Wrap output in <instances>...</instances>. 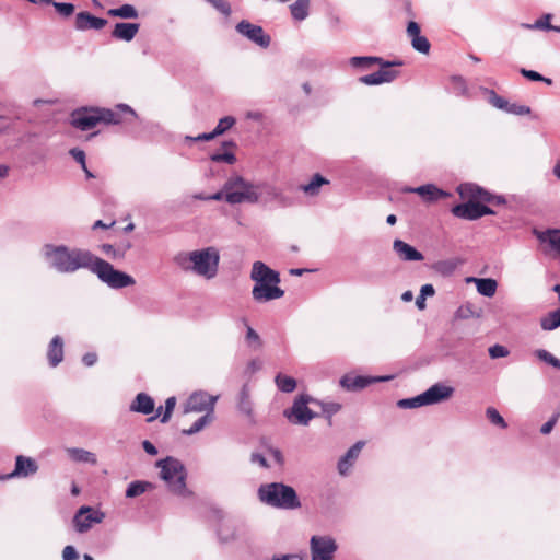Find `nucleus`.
<instances>
[{"label": "nucleus", "mask_w": 560, "mask_h": 560, "mask_svg": "<svg viewBox=\"0 0 560 560\" xmlns=\"http://www.w3.org/2000/svg\"><path fill=\"white\" fill-rule=\"evenodd\" d=\"M42 255L48 267L59 273H74L80 269H91L94 262V255L78 247L66 245L45 244L42 247Z\"/></svg>", "instance_id": "obj_1"}, {"label": "nucleus", "mask_w": 560, "mask_h": 560, "mask_svg": "<svg viewBox=\"0 0 560 560\" xmlns=\"http://www.w3.org/2000/svg\"><path fill=\"white\" fill-rule=\"evenodd\" d=\"M250 279L255 282L252 294L256 302L264 303L280 299L284 291L278 287L280 275L262 261H255L252 267Z\"/></svg>", "instance_id": "obj_2"}, {"label": "nucleus", "mask_w": 560, "mask_h": 560, "mask_svg": "<svg viewBox=\"0 0 560 560\" xmlns=\"http://www.w3.org/2000/svg\"><path fill=\"white\" fill-rule=\"evenodd\" d=\"M121 113L136 117V112L126 104H119L116 110L107 108H80L72 113L71 124L83 131L94 128L98 122L118 125L121 122Z\"/></svg>", "instance_id": "obj_3"}, {"label": "nucleus", "mask_w": 560, "mask_h": 560, "mask_svg": "<svg viewBox=\"0 0 560 560\" xmlns=\"http://www.w3.org/2000/svg\"><path fill=\"white\" fill-rule=\"evenodd\" d=\"M257 495L260 502L272 508L294 510L301 506L296 491L282 482L260 485Z\"/></svg>", "instance_id": "obj_4"}, {"label": "nucleus", "mask_w": 560, "mask_h": 560, "mask_svg": "<svg viewBox=\"0 0 560 560\" xmlns=\"http://www.w3.org/2000/svg\"><path fill=\"white\" fill-rule=\"evenodd\" d=\"M160 468V477L166 483L167 489L175 495L180 498H189L192 492L187 488V470L184 464L172 456L156 462Z\"/></svg>", "instance_id": "obj_5"}, {"label": "nucleus", "mask_w": 560, "mask_h": 560, "mask_svg": "<svg viewBox=\"0 0 560 560\" xmlns=\"http://www.w3.org/2000/svg\"><path fill=\"white\" fill-rule=\"evenodd\" d=\"M224 191L225 201L230 205L258 203L260 201L258 184L248 182L241 175L229 177L224 183Z\"/></svg>", "instance_id": "obj_6"}, {"label": "nucleus", "mask_w": 560, "mask_h": 560, "mask_svg": "<svg viewBox=\"0 0 560 560\" xmlns=\"http://www.w3.org/2000/svg\"><path fill=\"white\" fill-rule=\"evenodd\" d=\"M187 259L191 264L186 269H190L198 276L206 279H212L217 276L219 269L220 254L215 247H206L192 250L187 254Z\"/></svg>", "instance_id": "obj_7"}, {"label": "nucleus", "mask_w": 560, "mask_h": 560, "mask_svg": "<svg viewBox=\"0 0 560 560\" xmlns=\"http://www.w3.org/2000/svg\"><path fill=\"white\" fill-rule=\"evenodd\" d=\"M90 270L95 273L102 282L113 289H122L136 283L131 276L116 270L108 261L96 256L94 257V262H92Z\"/></svg>", "instance_id": "obj_8"}, {"label": "nucleus", "mask_w": 560, "mask_h": 560, "mask_svg": "<svg viewBox=\"0 0 560 560\" xmlns=\"http://www.w3.org/2000/svg\"><path fill=\"white\" fill-rule=\"evenodd\" d=\"M310 402H317L316 399L308 395L298 396L290 409L284 410V416L294 424L307 425L312 419L317 417V413L308 408Z\"/></svg>", "instance_id": "obj_9"}, {"label": "nucleus", "mask_w": 560, "mask_h": 560, "mask_svg": "<svg viewBox=\"0 0 560 560\" xmlns=\"http://www.w3.org/2000/svg\"><path fill=\"white\" fill-rule=\"evenodd\" d=\"M338 549L336 540L327 535H314L310 541L312 560H334Z\"/></svg>", "instance_id": "obj_10"}, {"label": "nucleus", "mask_w": 560, "mask_h": 560, "mask_svg": "<svg viewBox=\"0 0 560 560\" xmlns=\"http://www.w3.org/2000/svg\"><path fill=\"white\" fill-rule=\"evenodd\" d=\"M238 34L243 35L256 45L267 48L270 45L271 38L265 33L264 28L255 25L246 20H242L235 26Z\"/></svg>", "instance_id": "obj_11"}, {"label": "nucleus", "mask_w": 560, "mask_h": 560, "mask_svg": "<svg viewBox=\"0 0 560 560\" xmlns=\"http://www.w3.org/2000/svg\"><path fill=\"white\" fill-rule=\"evenodd\" d=\"M217 396H211L205 392H197L189 396L188 400L185 404L184 412H210L213 416L214 405L217 401Z\"/></svg>", "instance_id": "obj_12"}, {"label": "nucleus", "mask_w": 560, "mask_h": 560, "mask_svg": "<svg viewBox=\"0 0 560 560\" xmlns=\"http://www.w3.org/2000/svg\"><path fill=\"white\" fill-rule=\"evenodd\" d=\"M258 191L260 194V201L262 203L277 202L280 207L287 208L293 205L291 197L283 194V191L270 184H258Z\"/></svg>", "instance_id": "obj_13"}, {"label": "nucleus", "mask_w": 560, "mask_h": 560, "mask_svg": "<svg viewBox=\"0 0 560 560\" xmlns=\"http://www.w3.org/2000/svg\"><path fill=\"white\" fill-rule=\"evenodd\" d=\"M422 394L427 406L435 405L450 399L454 394V388L443 383H436Z\"/></svg>", "instance_id": "obj_14"}, {"label": "nucleus", "mask_w": 560, "mask_h": 560, "mask_svg": "<svg viewBox=\"0 0 560 560\" xmlns=\"http://www.w3.org/2000/svg\"><path fill=\"white\" fill-rule=\"evenodd\" d=\"M404 191L417 194L427 202H434L439 199L451 196L450 192L438 188L433 184H427L419 187H406Z\"/></svg>", "instance_id": "obj_15"}, {"label": "nucleus", "mask_w": 560, "mask_h": 560, "mask_svg": "<svg viewBox=\"0 0 560 560\" xmlns=\"http://www.w3.org/2000/svg\"><path fill=\"white\" fill-rule=\"evenodd\" d=\"M406 32L415 50L421 54H429L431 44L425 36L421 35L420 26L417 22L410 21Z\"/></svg>", "instance_id": "obj_16"}, {"label": "nucleus", "mask_w": 560, "mask_h": 560, "mask_svg": "<svg viewBox=\"0 0 560 560\" xmlns=\"http://www.w3.org/2000/svg\"><path fill=\"white\" fill-rule=\"evenodd\" d=\"M397 77L398 71L390 68H383V66H381L378 71L360 77L359 82L365 85H380L383 83H389Z\"/></svg>", "instance_id": "obj_17"}, {"label": "nucleus", "mask_w": 560, "mask_h": 560, "mask_svg": "<svg viewBox=\"0 0 560 560\" xmlns=\"http://www.w3.org/2000/svg\"><path fill=\"white\" fill-rule=\"evenodd\" d=\"M37 470L38 465L33 458L19 455L15 458L14 470L10 472L5 478L9 479L28 477L31 475H34Z\"/></svg>", "instance_id": "obj_18"}, {"label": "nucleus", "mask_w": 560, "mask_h": 560, "mask_svg": "<svg viewBox=\"0 0 560 560\" xmlns=\"http://www.w3.org/2000/svg\"><path fill=\"white\" fill-rule=\"evenodd\" d=\"M389 377L374 378V377H365V376H360V375L346 374L345 376H342L340 378V385L347 390L355 392L359 389H363L364 387L372 384L373 382L385 381Z\"/></svg>", "instance_id": "obj_19"}, {"label": "nucleus", "mask_w": 560, "mask_h": 560, "mask_svg": "<svg viewBox=\"0 0 560 560\" xmlns=\"http://www.w3.org/2000/svg\"><path fill=\"white\" fill-rule=\"evenodd\" d=\"M349 63L353 68L370 69L374 65L383 66V68H390L393 66H401V61H384L380 57L372 56H355L349 59Z\"/></svg>", "instance_id": "obj_20"}, {"label": "nucleus", "mask_w": 560, "mask_h": 560, "mask_svg": "<svg viewBox=\"0 0 560 560\" xmlns=\"http://www.w3.org/2000/svg\"><path fill=\"white\" fill-rule=\"evenodd\" d=\"M364 446V442L358 441L355 444H353L347 453L339 459L338 462V471L341 476H347L355 463L357 458L359 457V454Z\"/></svg>", "instance_id": "obj_21"}, {"label": "nucleus", "mask_w": 560, "mask_h": 560, "mask_svg": "<svg viewBox=\"0 0 560 560\" xmlns=\"http://www.w3.org/2000/svg\"><path fill=\"white\" fill-rule=\"evenodd\" d=\"M393 249L404 261H420L424 258L418 249L401 240L394 241Z\"/></svg>", "instance_id": "obj_22"}, {"label": "nucleus", "mask_w": 560, "mask_h": 560, "mask_svg": "<svg viewBox=\"0 0 560 560\" xmlns=\"http://www.w3.org/2000/svg\"><path fill=\"white\" fill-rule=\"evenodd\" d=\"M104 520V513L90 506H82L73 517V525L100 524Z\"/></svg>", "instance_id": "obj_23"}, {"label": "nucleus", "mask_w": 560, "mask_h": 560, "mask_svg": "<svg viewBox=\"0 0 560 560\" xmlns=\"http://www.w3.org/2000/svg\"><path fill=\"white\" fill-rule=\"evenodd\" d=\"M107 24L102 18H96L89 12H80L75 16V28L79 31L101 30Z\"/></svg>", "instance_id": "obj_24"}, {"label": "nucleus", "mask_w": 560, "mask_h": 560, "mask_svg": "<svg viewBox=\"0 0 560 560\" xmlns=\"http://www.w3.org/2000/svg\"><path fill=\"white\" fill-rule=\"evenodd\" d=\"M138 23H116L112 32V36L116 39L131 42L139 31Z\"/></svg>", "instance_id": "obj_25"}, {"label": "nucleus", "mask_w": 560, "mask_h": 560, "mask_svg": "<svg viewBox=\"0 0 560 560\" xmlns=\"http://www.w3.org/2000/svg\"><path fill=\"white\" fill-rule=\"evenodd\" d=\"M534 234L539 242L548 244L556 254L560 255V229L535 230Z\"/></svg>", "instance_id": "obj_26"}, {"label": "nucleus", "mask_w": 560, "mask_h": 560, "mask_svg": "<svg viewBox=\"0 0 560 560\" xmlns=\"http://www.w3.org/2000/svg\"><path fill=\"white\" fill-rule=\"evenodd\" d=\"M329 185V180L319 173L314 174L310 182L299 186V189L307 197H317L323 186Z\"/></svg>", "instance_id": "obj_27"}, {"label": "nucleus", "mask_w": 560, "mask_h": 560, "mask_svg": "<svg viewBox=\"0 0 560 560\" xmlns=\"http://www.w3.org/2000/svg\"><path fill=\"white\" fill-rule=\"evenodd\" d=\"M49 365L55 368L63 360V340L60 336H55L47 350Z\"/></svg>", "instance_id": "obj_28"}, {"label": "nucleus", "mask_w": 560, "mask_h": 560, "mask_svg": "<svg viewBox=\"0 0 560 560\" xmlns=\"http://www.w3.org/2000/svg\"><path fill=\"white\" fill-rule=\"evenodd\" d=\"M154 400L145 393H139L130 405V410L142 415H150L154 410Z\"/></svg>", "instance_id": "obj_29"}, {"label": "nucleus", "mask_w": 560, "mask_h": 560, "mask_svg": "<svg viewBox=\"0 0 560 560\" xmlns=\"http://www.w3.org/2000/svg\"><path fill=\"white\" fill-rule=\"evenodd\" d=\"M452 213L460 219L477 220L479 219L478 202L468 201L465 203L456 205L453 207Z\"/></svg>", "instance_id": "obj_30"}, {"label": "nucleus", "mask_w": 560, "mask_h": 560, "mask_svg": "<svg viewBox=\"0 0 560 560\" xmlns=\"http://www.w3.org/2000/svg\"><path fill=\"white\" fill-rule=\"evenodd\" d=\"M458 192L463 198H478L483 201H491L490 194L474 184L459 185Z\"/></svg>", "instance_id": "obj_31"}, {"label": "nucleus", "mask_w": 560, "mask_h": 560, "mask_svg": "<svg viewBox=\"0 0 560 560\" xmlns=\"http://www.w3.org/2000/svg\"><path fill=\"white\" fill-rule=\"evenodd\" d=\"M468 281H474L479 294L491 298L495 294L498 282L492 278H469Z\"/></svg>", "instance_id": "obj_32"}, {"label": "nucleus", "mask_w": 560, "mask_h": 560, "mask_svg": "<svg viewBox=\"0 0 560 560\" xmlns=\"http://www.w3.org/2000/svg\"><path fill=\"white\" fill-rule=\"evenodd\" d=\"M552 14L546 13L540 19L536 20L534 23H522L521 27L524 30L555 31L560 33V26H555L550 24Z\"/></svg>", "instance_id": "obj_33"}, {"label": "nucleus", "mask_w": 560, "mask_h": 560, "mask_svg": "<svg viewBox=\"0 0 560 560\" xmlns=\"http://www.w3.org/2000/svg\"><path fill=\"white\" fill-rule=\"evenodd\" d=\"M67 453L69 457L78 463H89L92 465H96L97 458L96 455L90 451L78 448V447H71L67 448Z\"/></svg>", "instance_id": "obj_34"}, {"label": "nucleus", "mask_w": 560, "mask_h": 560, "mask_svg": "<svg viewBox=\"0 0 560 560\" xmlns=\"http://www.w3.org/2000/svg\"><path fill=\"white\" fill-rule=\"evenodd\" d=\"M457 267L458 260L456 259L439 260L432 265V269L443 277L452 276L454 271L457 269Z\"/></svg>", "instance_id": "obj_35"}, {"label": "nucleus", "mask_w": 560, "mask_h": 560, "mask_svg": "<svg viewBox=\"0 0 560 560\" xmlns=\"http://www.w3.org/2000/svg\"><path fill=\"white\" fill-rule=\"evenodd\" d=\"M154 488L153 483L149 481L137 480L129 483L126 490L127 498H136L148 490H152Z\"/></svg>", "instance_id": "obj_36"}, {"label": "nucleus", "mask_w": 560, "mask_h": 560, "mask_svg": "<svg viewBox=\"0 0 560 560\" xmlns=\"http://www.w3.org/2000/svg\"><path fill=\"white\" fill-rule=\"evenodd\" d=\"M310 0H296L290 5V11L294 20L303 21L308 16Z\"/></svg>", "instance_id": "obj_37"}, {"label": "nucleus", "mask_w": 560, "mask_h": 560, "mask_svg": "<svg viewBox=\"0 0 560 560\" xmlns=\"http://www.w3.org/2000/svg\"><path fill=\"white\" fill-rule=\"evenodd\" d=\"M540 326L546 331H550L560 327V307L544 316L540 319Z\"/></svg>", "instance_id": "obj_38"}, {"label": "nucleus", "mask_w": 560, "mask_h": 560, "mask_svg": "<svg viewBox=\"0 0 560 560\" xmlns=\"http://www.w3.org/2000/svg\"><path fill=\"white\" fill-rule=\"evenodd\" d=\"M482 93L486 96V100L489 104H491L493 107L504 110L506 109V106H509V101L495 93V91L490 89H482Z\"/></svg>", "instance_id": "obj_39"}, {"label": "nucleus", "mask_w": 560, "mask_h": 560, "mask_svg": "<svg viewBox=\"0 0 560 560\" xmlns=\"http://www.w3.org/2000/svg\"><path fill=\"white\" fill-rule=\"evenodd\" d=\"M217 538L221 545H229L238 538L235 527H217Z\"/></svg>", "instance_id": "obj_40"}, {"label": "nucleus", "mask_w": 560, "mask_h": 560, "mask_svg": "<svg viewBox=\"0 0 560 560\" xmlns=\"http://www.w3.org/2000/svg\"><path fill=\"white\" fill-rule=\"evenodd\" d=\"M108 14L120 19H137L139 15L136 8L131 4H124L119 8L110 9L108 10Z\"/></svg>", "instance_id": "obj_41"}, {"label": "nucleus", "mask_w": 560, "mask_h": 560, "mask_svg": "<svg viewBox=\"0 0 560 560\" xmlns=\"http://www.w3.org/2000/svg\"><path fill=\"white\" fill-rule=\"evenodd\" d=\"M276 385L283 393H292L296 388V381L288 375L279 373L275 377Z\"/></svg>", "instance_id": "obj_42"}, {"label": "nucleus", "mask_w": 560, "mask_h": 560, "mask_svg": "<svg viewBox=\"0 0 560 560\" xmlns=\"http://www.w3.org/2000/svg\"><path fill=\"white\" fill-rule=\"evenodd\" d=\"M212 421H213V416H211L210 412H206L197 421H195L194 424L189 429H184L183 434H185V435L196 434V433L200 432L205 427L210 424Z\"/></svg>", "instance_id": "obj_43"}, {"label": "nucleus", "mask_w": 560, "mask_h": 560, "mask_svg": "<svg viewBox=\"0 0 560 560\" xmlns=\"http://www.w3.org/2000/svg\"><path fill=\"white\" fill-rule=\"evenodd\" d=\"M237 407H238V410L246 416H250L253 412L252 401L249 398V392L246 386H244L240 393Z\"/></svg>", "instance_id": "obj_44"}, {"label": "nucleus", "mask_w": 560, "mask_h": 560, "mask_svg": "<svg viewBox=\"0 0 560 560\" xmlns=\"http://www.w3.org/2000/svg\"><path fill=\"white\" fill-rule=\"evenodd\" d=\"M397 406L399 408H402V409H412V408H418V407L427 406V404H425V400L423 398V394H420V395H417V396L411 397V398L400 399L397 402Z\"/></svg>", "instance_id": "obj_45"}, {"label": "nucleus", "mask_w": 560, "mask_h": 560, "mask_svg": "<svg viewBox=\"0 0 560 560\" xmlns=\"http://www.w3.org/2000/svg\"><path fill=\"white\" fill-rule=\"evenodd\" d=\"M486 416L491 423H493L502 429H505L508 427V423L505 422L503 417L499 413V411L495 408H493V407L487 408Z\"/></svg>", "instance_id": "obj_46"}, {"label": "nucleus", "mask_w": 560, "mask_h": 560, "mask_svg": "<svg viewBox=\"0 0 560 560\" xmlns=\"http://www.w3.org/2000/svg\"><path fill=\"white\" fill-rule=\"evenodd\" d=\"M536 357L546 362L547 364H550L553 368H557L560 370V360L557 359L553 354H551L549 351L545 349H539L535 352Z\"/></svg>", "instance_id": "obj_47"}, {"label": "nucleus", "mask_w": 560, "mask_h": 560, "mask_svg": "<svg viewBox=\"0 0 560 560\" xmlns=\"http://www.w3.org/2000/svg\"><path fill=\"white\" fill-rule=\"evenodd\" d=\"M235 118L232 117V116H225L223 118H221L218 122V125L215 126V128L213 129V132L214 135L220 136L222 133H224L225 131H228L230 128H232L235 124Z\"/></svg>", "instance_id": "obj_48"}, {"label": "nucleus", "mask_w": 560, "mask_h": 560, "mask_svg": "<svg viewBox=\"0 0 560 560\" xmlns=\"http://www.w3.org/2000/svg\"><path fill=\"white\" fill-rule=\"evenodd\" d=\"M213 162H224L228 164H234L236 162V156L233 152H215L210 156Z\"/></svg>", "instance_id": "obj_49"}, {"label": "nucleus", "mask_w": 560, "mask_h": 560, "mask_svg": "<svg viewBox=\"0 0 560 560\" xmlns=\"http://www.w3.org/2000/svg\"><path fill=\"white\" fill-rule=\"evenodd\" d=\"M50 4H52L56 11L63 18H69L72 15L75 9L72 3L52 1Z\"/></svg>", "instance_id": "obj_50"}, {"label": "nucleus", "mask_w": 560, "mask_h": 560, "mask_svg": "<svg viewBox=\"0 0 560 560\" xmlns=\"http://www.w3.org/2000/svg\"><path fill=\"white\" fill-rule=\"evenodd\" d=\"M521 74L525 77L528 80L532 81H542L548 85L552 84V80L549 78L542 77L540 73L534 71V70H527V69H521Z\"/></svg>", "instance_id": "obj_51"}, {"label": "nucleus", "mask_w": 560, "mask_h": 560, "mask_svg": "<svg viewBox=\"0 0 560 560\" xmlns=\"http://www.w3.org/2000/svg\"><path fill=\"white\" fill-rule=\"evenodd\" d=\"M505 112L509 114L523 116V115H528L530 113V107H528L526 105H518L515 103L512 104L509 102V106H506Z\"/></svg>", "instance_id": "obj_52"}, {"label": "nucleus", "mask_w": 560, "mask_h": 560, "mask_svg": "<svg viewBox=\"0 0 560 560\" xmlns=\"http://www.w3.org/2000/svg\"><path fill=\"white\" fill-rule=\"evenodd\" d=\"M176 406V398L174 396L168 397L165 401V411L161 418L162 423H166L172 416V412Z\"/></svg>", "instance_id": "obj_53"}, {"label": "nucleus", "mask_w": 560, "mask_h": 560, "mask_svg": "<svg viewBox=\"0 0 560 560\" xmlns=\"http://www.w3.org/2000/svg\"><path fill=\"white\" fill-rule=\"evenodd\" d=\"M453 89L457 95H466L467 85L466 81L462 77L452 78Z\"/></svg>", "instance_id": "obj_54"}, {"label": "nucleus", "mask_w": 560, "mask_h": 560, "mask_svg": "<svg viewBox=\"0 0 560 560\" xmlns=\"http://www.w3.org/2000/svg\"><path fill=\"white\" fill-rule=\"evenodd\" d=\"M316 404L320 405L322 410L324 413H326L328 417H331L332 415L337 413L341 409V405L338 402H319Z\"/></svg>", "instance_id": "obj_55"}, {"label": "nucleus", "mask_w": 560, "mask_h": 560, "mask_svg": "<svg viewBox=\"0 0 560 560\" xmlns=\"http://www.w3.org/2000/svg\"><path fill=\"white\" fill-rule=\"evenodd\" d=\"M489 355L492 359L505 358L509 355V350L501 345H494L489 348Z\"/></svg>", "instance_id": "obj_56"}, {"label": "nucleus", "mask_w": 560, "mask_h": 560, "mask_svg": "<svg viewBox=\"0 0 560 560\" xmlns=\"http://www.w3.org/2000/svg\"><path fill=\"white\" fill-rule=\"evenodd\" d=\"M70 155L81 165L82 170H85V153L79 148H73L69 151Z\"/></svg>", "instance_id": "obj_57"}, {"label": "nucleus", "mask_w": 560, "mask_h": 560, "mask_svg": "<svg viewBox=\"0 0 560 560\" xmlns=\"http://www.w3.org/2000/svg\"><path fill=\"white\" fill-rule=\"evenodd\" d=\"M559 416H560L559 412L553 415L546 423H544L541 425L540 432L542 434H549L552 431L553 427L556 425V423H557V421L559 419Z\"/></svg>", "instance_id": "obj_58"}, {"label": "nucleus", "mask_w": 560, "mask_h": 560, "mask_svg": "<svg viewBox=\"0 0 560 560\" xmlns=\"http://www.w3.org/2000/svg\"><path fill=\"white\" fill-rule=\"evenodd\" d=\"M246 340L256 343V348L261 346L259 335L250 326H247Z\"/></svg>", "instance_id": "obj_59"}, {"label": "nucleus", "mask_w": 560, "mask_h": 560, "mask_svg": "<svg viewBox=\"0 0 560 560\" xmlns=\"http://www.w3.org/2000/svg\"><path fill=\"white\" fill-rule=\"evenodd\" d=\"M78 557H79V555L74 547H72V546L65 547V549L62 551L63 560H75V559H78Z\"/></svg>", "instance_id": "obj_60"}, {"label": "nucleus", "mask_w": 560, "mask_h": 560, "mask_svg": "<svg viewBox=\"0 0 560 560\" xmlns=\"http://www.w3.org/2000/svg\"><path fill=\"white\" fill-rule=\"evenodd\" d=\"M217 137L213 131L207 133H200L197 137H186L188 141H210Z\"/></svg>", "instance_id": "obj_61"}, {"label": "nucleus", "mask_w": 560, "mask_h": 560, "mask_svg": "<svg viewBox=\"0 0 560 560\" xmlns=\"http://www.w3.org/2000/svg\"><path fill=\"white\" fill-rule=\"evenodd\" d=\"M97 361V355L96 353L94 352H89V353H85L82 358V362L84 363V365L86 366H92L96 363Z\"/></svg>", "instance_id": "obj_62"}, {"label": "nucleus", "mask_w": 560, "mask_h": 560, "mask_svg": "<svg viewBox=\"0 0 560 560\" xmlns=\"http://www.w3.org/2000/svg\"><path fill=\"white\" fill-rule=\"evenodd\" d=\"M250 460L252 463L259 464L261 467H268L265 456L259 453H253L250 456Z\"/></svg>", "instance_id": "obj_63"}, {"label": "nucleus", "mask_w": 560, "mask_h": 560, "mask_svg": "<svg viewBox=\"0 0 560 560\" xmlns=\"http://www.w3.org/2000/svg\"><path fill=\"white\" fill-rule=\"evenodd\" d=\"M142 447L149 455L154 456L158 454V448L148 440L142 442Z\"/></svg>", "instance_id": "obj_64"}]
</instances>
